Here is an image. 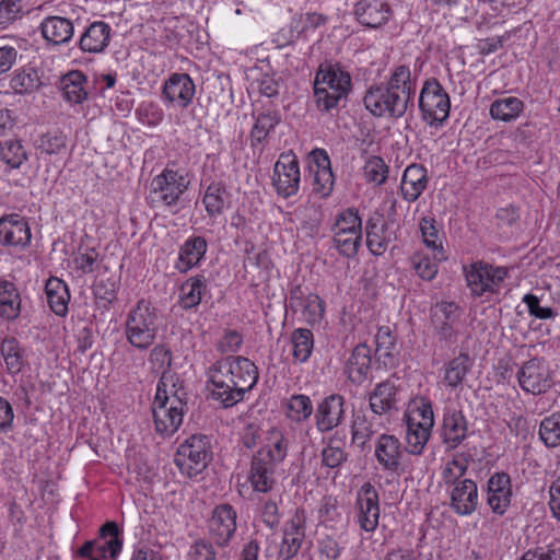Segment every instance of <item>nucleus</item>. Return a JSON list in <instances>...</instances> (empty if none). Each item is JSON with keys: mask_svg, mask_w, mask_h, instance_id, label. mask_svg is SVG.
<instances>
[{"mask_svg": "<svg viewBox=\"0 0 560 560\" xmlns=\"http://www.w3.org/2000/svg\"><path fill=\"white\" fill-rule=\"evenodd\" d=\"M0 352L9 374L20 373L25 363V350L14 337L4 338L0 345Z\"/></svg>", "mask_w": 560, "mask_h": 560, "instance_id": "43", "label": "nucleus"}, {"mask_svg": "<svg viewBox=\"0 0 560 560\" xmlns=\"http://www.w3.org/2000/svg\"><path fill=\"white\" fill-rule=\"evenodd\" d=\"M397 337L389 326L378 327L375 335V355L385 368H395L399 362Z\"/></svg>", "mask_w": 560, "mask_h": 560, "instance_id": "30", "label": "nucleus"}, {"mask_svg": "<svg viewBox=\"0 0 560 560\" xmlns=\"http://www.w3.org/2000/svg\"><path fill=\"white\" fill-rule=\"evenodd\" d=\"M195 93V83L187 73H172L162 88L164 102L183 109L191 104Z\"/></svg>", "mask_w": 560, "mask_h": 560, "instance_id": "14", "label": "nucleus"}, {"mask_svg": "<svg viewBox=\"0 0 560 560\" xmlns=\"http://www.w3.org/2000/svg\"><path fill=\"white\" fill-rule=\"evenodd\" d=\"M160 397L161 401L187 406V392L184 382L176 373L163 372L158 385L154 400Z\"/></svg>", "mask_w": 560, "mask_h": 560, "instance_id": "31", "label": "nucleus"}, {"mask_svg": "<svg viewBox=\"0 0 560 560\" xmlns=\"http://www.w3.org/2000/svg\"><path fill=\"white\" fill-rule=\"evenodd\" d=\"M332 233L362 234V219L355 208H347L336 215Z\"/></svg>", "mask_w": 560, "mask_h": 560, "instance_id": "52", "label": "nucleus"}, {"mask_svg": "<svg viewBox=\"0 0 560 560\" xmlns=\"http://www.w3.org/2000/svg\"><path fill=\"white\" fill-rule=\"evenodd\" d=\"M277 465L268 463L262 457L254 454L248 471V481L257 492L267 493L276 483L275 472Z\"/></svg>", "mask_w": 560, "mask_h": 560, "instance_id": "32", "label": "nucleus"}, {"mask_svg": "<svg viewBox=\"0 0 560 560\" xmlns=\"http://www.w3.org/2000/svg\"><path fill=\"white\" fill-rule=\"evenodd\" d=\"M521 560H560V546L549 544L541 547L528 549Z\"/></svg>", "mask_w": 560, "mask_h": 560, "instance_id": "64", "label": "nucleus"}, {"mask_svg": "<svg viewBox=\"0 0 560 560\" xmlns=\"http://www.w3.org/2000/svg\"><path fill=\"white\" fill-rule=\"evenodd\" d=\"M40 32L47 42L54 45H63L71 40L74 26L70 19L52 15L42 21Z\"/></svg>", "mask_w": 560, "mask_h": 560, "instance_id": "34", "label": "nucleus"}, {"mask_svg": "<svg viewBox=\"0 0 560 560\" xmlns=\"http://www.w3.org/2000/svg\"><path fill=\"white\" fill-rule=\"evenodd\" d=\"M202 203L210 218L221 215L230 205V194L221 183L210 184L202 197Z\"/></svg>", "mask_w": 560, "mask_h": 560, "instance_id": "40", "label": "nucleus"}, {"mask_svg": "<svg viewBox=\"0 0 560 560\" xmlns=\"http://www.w3.org/2000/svg\"><path fill=\"white\" fill-rule=\"evenodd\" d=\"M36 149L47 155L62 154L67 150V137L60 131H48L37 139Z\"/></svg>", "mask_w": 560, "mask_h": 560, "instance_id": "53", "label": "nucleus"}, {"mask_svg": "<svg viewBox=\"0 0 560 560\" xmlns=\"http://www.w3.org/2000/svg\"><path fill=\"white\" fill-rule=\"evenodd\" d=\"M308 167L314 176L313 191L320 198L330 196L335 177L328 153L324 149L313 150L308 155Z\"/></svg>", "mask_w": 560, "mask_h": 560, "instance_id": "16", "label": "nucleus"}, {"mask_svg": "<svg viewBox=\"0 0 560 560\" xmlns=\"http://www.w3.org/2000/svg\"><path fill=\"white\" fill-rule=\"evenodd\" d=\"M236 511L230 504L214 508L209 521V536L219 547H225L236 532Z\"/></svg>", "mask_w": 560, "mask_h": 560, "instance_id": "15", "label": "nucleus"}, {"mask_svg": "<svg viewBox=\"0 0 560 560\" xmlns=\"http://www.w3.org/2000/svg\"><path fill=\"white\" fill-rule=\"evenodd\" d=\"M313 410L312 401L306 395H292L287 402V416L295 422L308 419Z\"/></svg>", "mask_w": 560, "mask_h": 560, "instance_id": "55", "label": "nucleus"}, {"mask_svg": "<svg viewBox=\"0 0 560 560\" xmlns=\"http://www.w3.org/2000/svg\"><path fill=\"white\" fill-rule=\"evenodd\" d=\"M371 350L365 343L358 345L345 365L347 378L354 385H362L371 371Z\"/></svg>", "mask_w": 560, "mask_h": 560, "instance_id": "27", "label": "nucleus"}, {"mask_svg": "<svg viewBox=\"0 0 560 560\" xmlns=\"http://www.w3.org/2000/svg\"><path fill=\"white\" fill-rule=\"evenodd\" d=\"M327 21V18L319 13H306L304 15H300L299 19L292 20V27L298 31L299 34H304L311 30H316L317 27L324 25Z\"/></svg>", "mask_w": 560, "mask_h": 560, "instance_id": "63", "label": "nucleus"}, {"mask_svg": "<svg viewBox=\"0 0 560 560\" xmlns=\"http://www.w3.org/2000/svg\"><path fill=\"white\" fill-rule=\"evenodd\" d=\"M334 247L338 253L347 258L357 255L361 245L362 234L357 233H332Z\"/></svg>", "mask_w": 560, "mask_h": 560, "instance_id": "56", "label": "nucleus"}, {"mask_svg": "<svg viewBox=\"0 0 560 560\" xmlns=\"http://www.w3.org/2000/svg\"><path fill=\"white\" fill-rule=\"evenodd\" d=\"M525 104L515 96L494 100L489 107L490 117L493 120L512 122L524 112Z\"/></svg>", "mask_w": 560, "mask_h": 560, "instance_id": "39", "label": "nucleus"}, {"mask_svg": "<svg viewBox=\"0 0 560 560\" xmlns=\"http://www.w3.org/2000/svg\"><path fill=\"white\" fill-rule=\"evenodd\" d=\"M318 518L325 526L332 527L337 522L340 521L341 514L338 511L337 500L332 497H325L322 500Z\"/></svg>", "mask_w": 560, "mask_h": 560, "instance_id": "62", "label": "nucleus"}, {"mask_svg": "<svg viewBox=\"0 0 560 560\" xmlns=\"http://www.w3.org/2000/svg\"><path fill=\"white\" fill-rule=\"evenodd\" d=\"M419 225L423 243L435 253V259H445L442 242L435 228V220L433 218H422Z\"/></svg>", "mask_w": 560, "mask_h": 560, "instance_id": "54", "label": "nucleus"}, {"mask_svg": "<svg viewBox=\"0 0 560 560\" xmlns=\"http://www.w3.org/2000/svg\"><path fill=\"white\" fill-rule=\"evenodd\" d=\"M385 85L390 91H394L404 101V104H407L410 108L413 107L417 90V75H412L408 66H395Z\"/></svg>", "mask_w": 560, "mask_h": 560, "instance_id": "25", "label": "nucleus"}, {"mask_svg": "<svg viewBox=\"0 0 560 560\" xmlns=\"http://www.w3.org/2000/svg\"><path fill=\"white\" fill-rule=\"evenodd\" d=\"M351 75L338 65L320 67L314 79V100L318 110L338 107L351 91Z\"/></svg>", "mask_w": 560, "mask_h": 560, "instance_id": "2", "label": "nucleus"}, {"mask_svg": "<svg viewBox=\"0 0 560 560\" xmlns=\"http://www.w3.org/2000/svg\"><path fill=\"white\" fill-rule=\"evenodd\" d=\"M354 510L361 529L373 533L380 522V497L371 482L363 483L357 491Z\"/></svg>", "mask_w": 560, "mask_h": 560, "instance_id": "11", "label": "nucleus"}, {"mask_svg": "<svg viewBox=\"0 0 560 560\" xmlns=\"http://www.w3.org/2000/svg\"><path fill=\"white\" fill-rule=\"evenodd\" d=\"M419 109L422 119L431 127L441 126L447 120L451 100L436 79L424 81L419 95Z\"/></svg>", "mask_w": 560, "mask_h": 560, "instance_id": "5", "label": "nucleus"}, {"mask_svg": "<svg viewBox=\"0 0 560 560\" xmlns=\"http://www.w3.org/2000/svg\"><path fill=\"white\" fill-rule=\"evenodd\" d=\"M517 380L524 392L539 395L546 393L552 385L551 373L547 363L541 359H530L517 372Z\"/></svg>", "mask_w": 560, "mask_h": 560, "instance_id": "12", "label": "nucleus"}, {"mask_svg": "<svg viewBox=\"0 0 560 560\" xmlns=\"http://www.w3.org/2000/svg\"><path fill=\"white\" fill-rule=\"evenodd\" d=\"M32 238L25 218L12 213L0 219V243L7 246L26 247Z\"/></svg>", "mask_w": 560, "mask_h": 560, "instance_id": "22", "label": "nucleus"}, {"mask_svg": "<svg viewBox=\"0 0 560 560\" xmlns=\"http://www.w3.org/2000/svg\"><path fill=\"white\" fill-rule=\"evenodd\" d=\"M158 314L151 302L141 299L129 311L125 322L127 341L138 350H148L158 334Z\"/></svg>", "mask_w": 560, "mask_h": 560, "instance_id": "3", "label": "nucleus"}, {"mask_svg": "<svg viewBox=\"0 0 560 560\" xmlns=\"http://www.w3.org/2000/svg\"><path fill=\"white\" fill-rule=\"evenodd\" d=\"M345 397L339 394L326 396L315 410L316 429L322 432H329L339 427L345 420Z\"/></svg>", "mask_w": 560, "mask_h": 560, "instance_id": "19", "label": "nucleus"}, {"mask_svg": "<svg viewBox=\"0 0 560 560\" xmlns=\"http://www.w3.org/2000/svg\"><path fill=\"white\" fill-rule=\"evenodd\" d=\"M278 112H264L255 116V124L250 130V144L253 148L264 143L269 133L280 122Z\"/></svg>", "mask_w": 560, "mask_h": 560, "instance_id": "48", "label": "nucleus"}, {"mask_svg": "<svg viewBox=\"0 0 560 560\" xmlns=\"http://www.w3.org/2000/svg\"><path fill=\"white\" fill-rule=\"evenodd\" d=\"M374 456L384 471L400 475L404 447L400 441L392 434H381L374 445Z\"/></svg>", "mask_w": 560, "mask_h": 560, "instance_id": "17", "label": "nucleus"}, {"mask_svg": "<svg viewBox=\"0 0 560 560\" xmlns=\"http://www.w3.org/2000/svg\"><path fill=\"white\" fill-rule=\"evenodd\" d=\"M306 516L303 510H296L284 523L282 540L279 548V558L290 560L294 558L305 540Z\"/></svg>", "mask_w": 560, "mask_h": 560, "instance_id": "13", "label": "nucleus"}, {"mask_svg": "<svg viewBox=\"0 0 560 560\" xmlns=\"http://www.w3.org/2000/svg\"><path fill=\"white\" fill-rule=\"evenodd\" d=\"M189 182L178 171L165 168L151 182L150 198L154 203L175 206L187 190Z\"/></svg>", "mask_w": 560, "mask_h": 560, "instance_id": "8", "label": "nucleus"}, {"mask_svg": "<svg viewBox=\"0 0 560 560\" xmlns=\"http://www.w3.org/2000/svg\"><path fill=\"white\" fill-rule=\"evenodd\" d=\"M21 311V298L14 283L0 281V315L9 320L15 319Z\"/></svg>", "mask_w": 560, "mask_h": 560, "instance_id": "46", "label": "nucleus"}, {"mask_svg": "<svg viewBox=\"0 0 560 560\" xmlns=\"http://www.w3.org/2000/svg\"><path fill=\"white\" fill-rule=\"evenodd\" d=\"M366 246L372 255H383L390 242L387 224L383 222L382 215L371 217L365 223Z\"/></svg>", "mask_w": 560, "mask_h": 560, "instance_id": "35", "label": "nucleus"}, {"mask_svg": "<svg viewBox=\"0 0 560 560\" xmlns=\"http://www.w3.org/2000/svg\"><path fill=\"white\" fill-rule=\"evenodd\" d=\"M462 312L454 302H440L432 308L431 322L441 341L455 343L459 332Z\"/></svg>", "mask_w": 560, "mask_h": 560, "instance_id": "10", "label": "nucleus"}, {"mask_svg": "<svg viewBox=\"0 0 560 560\" xmlns=\"http://www.w3.org/2000/svg\"><path fill=\"white\" fill-rule=\"evenodd\" d=\"M211 460V445L208 436L194 434L177 450L174 462L183 475L194 478L201 474Z\"/></svg>", "mask_w": 560, "mask_h": 560, "instance_id": "4", "label": "nucleus"}, {"mask_svg": "<svg viewBox=\"0 0 560 560\" xmlns=\"http://www.w3.org/2000/svg\"><path fill=\"white\" fill-rule=\"evenodd\" d=\"M467 420L462 410L445 408L442 422L443 442L451 448H456L466 439Z\"/></svg>", "mask_w": 560, "mask_h": 560, "instance_id": "26", "label": "nucleus"}, {"mask_svg": "<svg viewBox=\"0 0 560 560\" xmlns=\"http://www.w3.org/2000/svg\"><path fill=\"white\" fill-rule=\"evenodd\" d=\"M289 441L283 433L277 429L268 432L266 444L255 454L266 459L268 463L280 465L288 456Z\"/></svg>", "mask_w": 560, "mask_h": 560, "instance_id": "37", "label": "nucleus"}, {"mask_svg": "<svg viewBox=\"0 0 560 560\" xmlns=\"http://www.w3.org/2000/svg\"><path fill=\"white\" fill-rule=\"evenodd\" d=\"M0 156L11 168H19L27 160L26 151L15 138L0 140Z\"/></svg>", "mask_w": 560, "mask_h": 560, "instance_id": "50", "label": "nucleus"}, {"mask_svg": "<svg viewBox=\"0 0 560 560\" xmlns=\"http://www.w3.org/2000/svg\"><path fill=\"white\" fill-rule=\"evenodd\" d=\"M110 36L112 27L103 21H95L80 36L79 47L83 52H103L109 44Z\"/></svg>", "mask_w": 560, "mask_h": 560, "instance_id": "28", "label": "nucleus"}, {"mask_svg": "<svg viewBox=\"0 0 560 560\" xmlns=\"http://www.w3.org/2000/svg\"><path fill=\"white\" fill-rule=\"evenodd\" d=\"M539 439L548 448L560 445V412L545 417L539 424Z\"/></svg>", "mask_w": 560, "mask_h": 560, "instance_id": "51", "label": "nucleus"}, {"mask_svg": "<svg viewBox=\"0 0 560 560\" xmlns=\"http://www.w3.org/2000/svg\"><path fill=\"white\" fill-rule=\"evenodd\" d=\"M322 464L330 469L340 468L349 458L346 451L345 436L335 433L330 436L320 453Z\"/></svg>", "mask_w": 560, "mask_h": 560, "instance_id": "42", "label": "nucleus"}, {"mask_svg": "<svg viewBox=\"0 0 560 560\" xmlns=\"http://www.w3.org/2000/svg\"><path fill=\"white\" fill-rule=\"evenodd\" d=\"M208 250V243L203 236L191 235L179 247L175 269L186 273L199 266Z\"/></svg>", "mask_w": 560, "mask_h": 560, "instance_id": "24", "label": "nucleus"}, {"mask_svg": "<svg viewBox=\"0 0 560 560\" xmlns=\"http://www.w3.org/2000/svg\"><path fill=\"white\" fill-rule=\"evenodd\" d=\"M467 471V465L462 459H453L447 462L442 467V480L447 486L455 487L456 482L462 481L460 479Z\"/></svg>", "mask_w": 560, "mask_h": 560, "instance_id": "61", "label": "nucleus"}, {"mask_svg": "<svg viewBox=\"0 0 560 560\" xmlns=\"http://www.w3.org/2000/svg\"><path fill=\"white\" fill-rule=\"evenodd\" d=\"M450 506L460 516L471 515L478 506V487L471 479L456 482L450 492Z\"/></svg>", "mask_w": 560, "mask_h": 560, "instance_id": "23", "label": "nucleus"}, {"mask_svg": "<svg viewBox=\"0 0 560 560\" xmlns=\"http://www.w3.org/2000/svg\"><path fill=\"white\" fill-rule=\"evenodd\" d=\"M207 289V280L202 275L187 279L179 289V303L184 310L198 306Z\"/></svg>", "mask_w": 560, "mask_h": 560, "instance_id": "45", "label": "nucleus"}, {"mask_svg": "<svg viewBox=\"0 0 560 560\" xmlns=\"http://www.w3.org/2000/svg\"><path fill=\"white\" fill-rule=\"evenodd\" d=\"M187 406L168 404L167 401L153 400L152 413L155 431L161 436H172L183 423Z\"/></svg>", "mask_w": 560, "mask_h": 560, "instance_id": "18", "label": "nucleus"}, {"mask_svg": "<svg viewBox=\"0 0 560 560\" xmlns=\"http://www.w3.org/2000/svg\"><path fill=\"white\" fill-rule=\"evenodd\" d=\"M365 108L375 117L401 118L410 108L385 84L372 85L363 98Z\"/></svg>", "mask_w": 560, "mask_h": 560, "instance_id": "7", "label": "nucleus"}, {"mask_svg": "<svg viewBox=\"0 0 560 560\" xmlns=\"http://www.w3.org/2000/svg\"><path fill=\"white\" fill-rule=\"evenodd\" d=\"M428 171L421 164H410L406 167L400 183L402 198L408 202L416 201L428 186Z\"/></svg>", "mask_w": 560, "mask_h": 560, "instance_id": "29", "label": "nucleus"}, {"mask_svg": "<svg viewBox=\"0 0 560 560\" xmlns=\"http://www.w3.org/2000/svg\"><path fill=\"white\" fill-rule=\"evenodd\" d=\"M45 292L50 310L58 316H65L68 313L70 301V293L66 282L59 278L50 277L46 281Z\"/></svg>", "mask_w": 560, "mask_h": 560, "instance_id": "38", "label": "nucleus"}, {"mask_svg": "<svg viewBox=\"0 0 560 560\" xmlns=\"http://www.w3.org/2000/svg\"><path fill=\"white\" fill-rule=\"evenodd\" d=\"M304 319L311 324H318L325 315V302L317 294H308L302 306Z\"/></svg>", "mask_w": 560, "mask_h": 560, "instance_id": "59", "label": "nucleus"}, {"mask_svg": "<svg viewBox=\"0 0 560 560\" xmlns=\"http://www.w3.org/2000/svg\"><path fill=\"white\" fill-rule=\"evenodd\" d=\"M357 21L369 28H378L386 24L393 10L388 0H360L354 7Z\"/></svg>", "mask_w": 560, "mask_h": 560, "instance_id": "21", "label": "nucleus"}, {"mask_svg": "<svg viewBox=\"0 0 560 560\" xmlns=\"http://www.w3.org/2000/svg\"><path fill=\"white\" fill-rule=\"evenodd\" d=\"M42 86L40 75L34 67L16 69L10 79V88L15 94L27 95Z\"/></svg>", "mask_w": 560, "mask_h": 560, "instance_id": "41", "label": "nucleus"}, {"mask_svg": "<svg viewBox=\"0 0 560 560\" xmlns=\"http://www.w3.org/2000/svg\"><path fill=\"white\" fill-rule=\"evenodd\" d=\"M364 178L369 183L382 185L388 176V166L380 156H370L363 166Z\"/></svg>", "mask_w": 560, "mask_h": 560, "instance_id": "57", "label": "nucleus"}, {"mask_svg": "<svg viewBox=\"0 0 560 560\" xmlns=\"http://www.w3.org/2000/svg\"><path fill=\"white\" fill-rule=\"evenodd\" d=\"M432 429L422 427L416 422V417L410 416L406 422V450L409 454L420 455L431 436Z\"/></svg>", "mask_w": 560, "mask_h": 560, "instance_id": "44", "label": "nucleus"}, {"mask_svg": "<svg viewBox=\"0 0 560 560\" xmlns=\"http://www.w3.org/2000/svg\"><path fill=\"white\" fill-rule=\"evenodd\" d=\"M301 173L299 160L293 151L289 150L280 154L273 166L272 184L277 192L283 198H289L299 191Z\"/></svg>", "mask_w": 560, "mask_h": 560, "instance_id": "9", "label": "nucleus"}, {"mask_svg": "<svg viewBox=\"0 0 560 560\" xmlns=\"http://www.w3.org/2000/svg\"><path fill=\"white\" fill-rule=\"evenodd\" d=\"M465 279L471 295L488 296L498 293L509 276L506 267H495L477 261L464 267Z\"/></svg>", "mask_w": 560, "mask_h": 560, "instance_id": "6", "label": "nucleus"}, {"mask_svg": "<svg viewBox=\"0 0 560 560\" xmlns=\"http://www.w3.org/2000/svg\"><path fill=\"white\" fill-rule=\"evenodd\" d=\"M511 478L505 472H495L487 482V503L491 511L502 516L512 501Z\"/></svg>", "mask_w": 560, "mask_h": 560, "instance_id": "20", "label": "nucleus"}, {"mask_svg": "<svg viewBox=\"0 0 560 560\" xmlns=\"http://www.w3.org/2000/svg\"><path fill=\"white\" fill-rule=\"evenodd\" d=\"M472 362L467 353L450 360L441 370V380L444 386L457 388L465 380L467 373L471 370Z\"/></svg>", "mask_w": 560, "mask_h": 560, "instance_id": "36", "label": "nucleus"}, {"mask_svg": "<svg viewBox=\"0 0 560 560\" xmlns=\"http://www.w3.org/2000/svg\"><path fill=\"white\" fill-rule=\"evenodd\" d=\"M85 83L86 78L83 72L74 70L67 73L61 80L65 98L70 103L81 104L88 97Z\"/></svg>", "mask_w": 560, "mask_h": 560, "instance_id": "47", "label": "nucleus"}, {"mask_svg": "<svg viewBox=\"0 0 560 560\" xmlns=\"http://www.w3.org/2000/svg\"><path fill=\"white\" fill-rule=\"evenodd\" d=\"M292 345V355L295 363H305L314 348L313 332L307 328L294 329L290 338Z\"/></svg>", "mask_w": 560, "mask_h": 560, "instance_id": "49", "label": "nucleus"}, {"mask_svg": "<svg viewBox=\"0 0 560 560\" xmlns=\"http://www.w3.org/2000/svg\"><path fill=\"white\" fill-rule=\"evenodd\" d=\"M208 375L212 398L229 408L242 401L257 384L258 369L245 357H226L215 361Z\"/></svg>", "mask_w": 560, "mask_h": 560, "instance_id": "1", "label": "nucleus"}, {"mask_svg": "<svg viewBox=\"0 0 560 560\" xmlns=\"http://www.w3.org/2000/svg\"><path fill=\"white\" fill-rule=\"evenodd\" d=\"M398 388L394 382L386 380L375 385L369 395V405L373 413L382 416L397 409Z\"/></svg>", "mask_w": 560, "mask_h": 560, "instance_id": "33", "label": "nucleus"}, {"mask_svg": "<svg viewBox=\"0 0 560 560\" xmlns=\"http://www.w3.org/2000/svg\"><path fill=\"white\" fill-rule=\"evenodd\" d=\"M375 433L372 423L364 415H357L351 425L352 443L363 448Z\"/></svg>", "mask_w": 560, "mask_h": 560, "instance_id": "58", "label": "nucleus"}, {"mask_svg": "<svg viewBox=\"0 0 560 560\" xmlns=\"http://www.w3.org/2000/svg\"><path fill=\"white\" fill-rule=\"evenodd\" d=\"M319 560H338L343 551V546L336 537L326 535L318 540Z\"/></svg>", "mask_w": 560, "mask_h": 560, "instance_id": "60", "label": "nucleus"}]
</instances>
